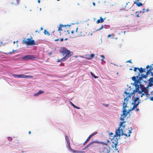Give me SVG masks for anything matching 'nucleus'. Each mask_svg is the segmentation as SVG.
I'll return each instance as SVG.
<instances>
[{"instance_id": "obj_38", "label": "nucleus", "mask_w": 153, "mask_h": 153, "mask_svg": "<svg viewBox=\"0 0 153 153\" xmlns=\"http://www.w3.org/2000/svg\"><path fill=\"white\" fill-rule=\"evenodd\" d=\"M92 134H91L88 137V139H89L90 140V139L93 136Z\"/></svg>"}, {"instance_id": "obj_60", "label": "nucleus", "mask_w": 153, "mask_h": 153, "mask_svg": "<svg viewBox=\"0 0 153 153\" xmlns=\"http://www.w3.org/2000/svg\"><path fill=\"white\" fill-rule=\"evenodd\" d=\"M35 32H38V33H39V31H37V30H36V31H35Z\"/></svg>"}, {"instance_id": "obj_44", "label": "nucleus", "mask_w": 153, "mask_h": 153, "mask_svg": "<svg viewBox=\"0 0 153 153\" xmlns=\"http://www.w3.org/2000/svg\"><path fill=\"white\" fill-rule=\"evenodd\" d=\"M59 40V39H55L54 40V41H58Z\"/></svg>"}, {"instance_id": "obj_14", "label": "nucleus", "mask_w": 153, "mask_h": 153, "mask_svg": "<svg viewBox=\"0 0 153 153\" xmlns=\"http://www.w3.org/2000/svg\"><path fill=\"white\" fill-rule=\"evenodd\" d=\"M67 143L68 146V148L69 149V150H70L72 152H75V150L73 149L71 147L70 142V140L67 141Z\"/></svg>"}, {"instance_id": "obj_23", "label": "nucleus", "mask_w": 153, "mask_h": 153, "mask_svg": "<svg viewBox=\"0 0 153 153\" xmlns=\"http://www.w3.org/2000/svg\"><path fill=\"white\" fill-rule=\"evenodd\" d=\"M44 33L45 34L47 35L48 36H49L50 35L48 31H47L46 30H44Z\"/></svg>"}, {"instance_id": "obj_37", "label": "nucleus", "mask_w": 153, "mask_h": 153, "mask_svg": "<svg viewBox=\"0 0 153 153\" xmlns=\"http://www.w3.org/2000/svg\"><path fill=\"white\" fill-rule=\"evenodd\" d=\"M92 134H91L88 137V139H89L90 140V139L93 136Z\"/></svg>"}, {"instance_id": "obj_22", "label": "nucleus", "mask_w": 153, "mask_h": 153, "mask_svg": "<svg viewBox=\"0 0 153 153\" xmlns=\"http://www.w3.org/2000/svg\"><path fill=\"white\" fill-rule=\"evenodd\" d=\"M128 5V3H126V6L125 7V10H128V9H129L131 8V7H128L127 6Z\"/></svg>"}, {"instance_id": "obj_61", "label": "nucleus", "mask_w": 153, "mask_h": 153, "mask_svg": "<svg viewBox=\"0 0 153 153\" xmlns=\"http://www.w3.org/2000/svg\"><path fill=\"white\" fill-rule=\"evenodd\" d=\"M143 10H144V11H145V9H144H144H143Z\"/></svg>"}, {"instance_id": "obj_55", "label": "nucleus", "mask_w": 153, "mask_h": 153, "mask_svg": "<svg viewBox=\"0 0 153 153\" xmlns=\"http://www.w3.org/2000/svg\"><path fill=\"white\" fill-rule=\"evenodd\" d=\"M31 132L30 131H29L28 132L29 134H31Z\"/></svg>"}, {"instance_id": "obj_54", "label": "nucleus", "mask_w": 153, "mask_h": 153, "mask_svg": "<svg viewBox=\"0 0 153 153\" xmlns=\"http://www.w3.org/2000/svg\"><path fill=\"white\" fill-rule=\"evenodd\" d=\"M40 29H41V30H43V28L42 27H41V28Z\"/></svg>"}, {"instance_id": "obj_41", "label": "nucleus", "mask_w": 153, "mask_h": 153, "mask_svg": "<svg viewBox=\"0 0 153 153\" xmlns=\"http://www.w3.org/2000/svg\"><path fill=\"white\" fill-rule=\"evenodd\" d=\"M71 32L72 34H74V33L75 31L74 30H71Z\"/></svg>"}, {"instance_id": "obj_36", "label": "nucleus", "mask_w": 153, "mask_h": 153, "mask_svg": "<svg viewBox=\"0 0 153 153\" xmlns=\"http://www.w3.org/2000/svg\"><path fill=\"white\" fill-rule=\"evenodd\" d=\"M38 95H39V94L38 92H37L35 94H34V95L33 96H38Z\"/></svg>"}, {"instance_id": "obj_49", "label": "nucleus", "mask_w": 153, "mask_h": 153, "mask_svg": "<svg viewBox=\"0 0 153 153\" xmlns=\"http://www.w3.org/2000/svg\"><path fill=\"white\" fill-rule=\"evenodd\" d=\"M111 36V34H109V35H108V37H110Z\"/></svg>"}, {"instance_id": "obj_30", "label": "nucleus", "mask_w": 153, "mask_h": 153, "mask_svg": "<svg viewBox=\"0 0 153 153\" xmlns=\"http://www.w3.org/2000/svg\"><path fill=\"white\" fill-rule=\"evenodd\" d=\"M95 56L94 54H91L90 56V58H89L90 59H91L92 58H94V56Z\"/></svg>"}, {"instance_id": "obj_47", "label": "nucleus", "mask_w": 153, "mask_h": 153, "mask_svg": "<svg viewBox=\"0 0 153 153\" xmlns=\"http://www.w3.org/2000/svg\"><path fill=\"white\" fill-rule=\"evenodd\" d=\"M60 41L61 42L63 41V38H62L60 39Z\"/></svg>"}, {"instance_id": "obj_48", "label": "nucleus", "mask_w": 153, "mask_h": 153, "mask_svg": "<svg viewBox=\"0 0 153 153\" xmlns=\"http://www.w3.org/2000/svg\"><path fill=\"white\" fill-rule=\"evenodd\" d=\"M145 12V11H143L142 12V11H140V13H141L142 12V13H144Z\"/></svg>"}, {"instance_id": "obj_51", "label": "nucleus", "mask_w": 153, "mask_h": 153, "mask_svg": "<svg viewBox=\"0 0 153 153\" xmlns=\"http://www.w3.org/2000/svg\"><path fill=\"white\" fill-rule=\"evenodd\" d=\"M40 0H38V2L39 3H40Z\"/></svg>"}, {"instance_id": "obj_18", "label": "nucleus", "mask_w": 153, "mask_h": 153, "mask_svg": "<svg viewBox=\"0 0 153 153\" xmlns=\"http://www.w3.org/2000/svg\"><path fill=\"white\" fill-rule=\"evenodd\" d=\"M22 78H32L33 77V76H32L30 75H26L22 74Z\"/></svg>"}, {"instance_id": "obj_10", "label": "nucleus", "mask_w": 153, "mask_h": 153, "mask_svg": "<svg viewBox=\"0 0 153 153\" xmlns=\"http://www.w3.org/2000/svg\"><path fill=\"white\" fill-rule=\"evenodd\" d=\"M118 140L117 138H114L112 140V147L114 148V147L116 148V146L118 144Z\"/></svg>"}, {"instance_id": "obj_24", "label": "nucleus", "mask_w": 153, "mask_h": 153, "mask_svg": "<svg viewBox=\"0 0 153 153\" xmlns=\"http://www.w3.org/2000/svg\"><path fill=\"white\" fill-rule=\"evenodd\" d=\"M67 30V32L65 30V34H69L70 32L71 31V29H70L69 30H68L67 29H66Z\"/></svg>"}, {"instance_id": "obj_29", "label": "nucleus", "mask_w": 153, "mask_h": 153, "mask_svg": "<svg viewBox=\"0 0 153 153\" xmlns=\"http://www.w3.org/2000/svg\"><path fill=\"white\" fill-rule=\"evenodd\" d=\"M148 81L149 82L153 83V78L151 77L150 78Z\"/></svg>"}, {"instance_id": "obj_58", "label": "nucleus", "mask_w": 153, "mask_h": 153, "mask_svg": "<svg viewBox=\"0 0 153 153\" xmlns=\"http://www.w3.org/2000/svg\"><path fill=\"white\" fill-rule=\"evenodd\" d=\"M68 39V38H65V40H67Z\"/></svg>"}, {"instance_id": "obj_7", "label": "nucleus", "mask_w": 153, "mask_h": 153, "mask_svg": "<svg viewBox=\"0 0 153 153\" xmlns=\"http://www.w3.org/2000/svg\"><path fill=\"white\" fill-rule=\"evenodd\" d=\"M121 131H122V132L121 133L122 134V135H125L127 137H129L130 136V134L131 133V130H129L128 131V134L127 135V134H124L123 132V130L122 129H120V128H119L118 129H117L116 131L115 134L114 135V136H120V135H121Z\"/></svg>"}, {"instance_id": "obj_46", "label": "nucleus", "mask_w": 153, "mask_h": 153, "mask_svg": "<svg viewBox=\"0 0 153 153\" xmlns=\"http://www.w3.org/2000/svg\"><path fill=\"white\" fill-rule=\"evenodd\" d=\"M149 65H148L146 67V69H148L149 68Z\"/></svg>"}, {"instance_id": "obj_53", "label": "nucleus", "mask_w": 153, "mask_h": 153, "mask_svg": "<svg viewBox=\"0 0 153 153\" xmlns=\"http://www.w3.org/2000/svg\"><path fill=\"white\" fill-rule=\"evenodd\" d=\"M149 10L148 8L146 10V12H148L149 11Z\"/></svg>"}, {"instance_id": "obj_16", "label": "nucleus", "mask_w": 153, "mask_h": 153, "mask_svg": "<svg viewBox=\"0 0 153 153\" xmlns=\"http://www.w3.org/2000/svg\"><path fill=\"white\" fill-rule=\"evenodd\" d=\"M104 22V19H103L102 17H100V19H98L96 22V23L97 24H98L99 23H102L103 22Z\"/></svg>"}, {"instance_id": "obj_50", "label": "nucleus", "mask_w": 153, "mask_h": 153, "mask_svg": "<svg viewBox=\"0 0 153 153\" xmlns=\"http://www.w3.org/2000/svg\"><path fill=\"white\" fill-rule=\"evenodd\" d=\"M110 135H111L112 134H113V133L112 132H111L109 134Z\"/></svg>"}, {"instance_id": "obj_33", "label": "nucleus", "mask_w": 153, "mask_h": 153, "mask_svg": "<svg viewBox=\"0 0 153 153\" xmlns=\"http://www.w3.org/2000/svg\"><path fill=\"white\" fill-rule=\"evenodd\" d=\"M102 58L101 61H103V60L105 59V56L103 55H101L100 56Z\"/></svg>"}, {"instance_id": "obj_35", "label": "nucleus", "mask_w": 153, "mask_h": 153, "mask_svg": "<svg viewBox=\"0 0 153 153\" xmlns=\"http://www.w3.org/2000/svg\"><path fill=\"white\" fill-rule=\"evenodd\" d=\"M97 131H95L94 132V133H93L92 134H91L92 135H92L93 136H94L95 135L97 134Z\"/></svg>"}, {"instance_id": "obj_40", "label": "nucleus", "mask_w": 153, "mask_h": 153, "mask_svg": "<svg viewBox=\"0 0 153 153\" xmlns=\"http://www.w3.org/2000/svg\"><path fill=\"white\" fill-rule=\"evenodd\" d=\"M75 152V153H81V152L80 151H75V152Z\"/></svg>"}, {"instance_id": "obj_1", "label": "nucleus", "mask_w": 153, "mask_h": 153, "mask_svg": "<svg viewBox=\"0 0 153 153\" xmlns=\"http://www.w3.org/2000/svg\"><path fill=\"white\" fill-rule=\"evenodd\" d=\"M123 96L124 98V102L123 103V114L121 115L120 117V120L122 121V122H121L120 125V127L122 126L123 124L126 122V121H124V120L128 114L130 112V110H129L128 111H127L126 108H128V106H127V105L128 104V102L129 100V99L130 98V94L127 93L126 91H125L123 94Z\"/></svg>"}, {"instance_id": "obj_12", "label": "nucleus", "mask_w": 153, "mask_h": 153, "mask_svg": "<svg viewBox=\"0 0 153 153\" xmlns=\"http://www.w3.org/2000/svg\"><path fill=\"white\" fill-rule=\"evenodd\" d=\"M19 1L20 0H13L11 2L12 4L17 5L19 4Z\"/></svg>"}, {"instance_id": "obj_63", "label": "nucleus", "mask_w": 153, "mask_h": 153, "mask_svg": "<svg viewBox=\"0 0 153 153\" xmlns=\"http://www.w3.org/2000/svg\"><path fill=\"white\" fill-rule=\"evenodd\" d=\"M15 43V42H14V43Z\"/></svg>"}, {"instance_id": "obj_45", "label": "nucleus", "mask_w": 153, "mask_h": 153, "mask_svg": "<svg viewBox=\"0 0 153 153\" xmlns=\"http://www.w3.org/2000/svg\"><path fill=\"white\" fill-rule=\"evenodd\" d=\"M126 62H128L131 63H132L131 60H129L128 61H127Z\"/></svg>"}, {"instance_id": "obj_15", "label": "nucleus", "mask_w": 153, "mask_h": 153, "mask_svg": "<svg viewBox=\"0 0 153 153\" xmlns=\"http://www.w3.org/2000/svg\"><path fill=\"white\" fill-rule=\"evenodd\" d=\"M138 70L139 71V73H142L146 72V69L145 68H138ZM139 73V72H138Z\"/></svg>"}, {"instance_id": "obj_19", "label": "nucleus", "mask_w": 153, "mask_h": 153, "mask_svg": "<svg viewBox=\"0 0 153 153\" xmlns=\"http://www.w3.org/2000/svg\"><path fill=\"white\" fill-rule=\"evenodd\" d=\"M13 76L14 77H17L18 78H22V74H13Z\"/></svg>"}, {"instance_id": "obj_11", "label": "nucleus", "mask_w": 153, "mask_h": 153, "mask_svg": "<svg viewBox=\"0 0 153 153\" xmlns=\"http://www.w3.org/2000/svg\"><path fill=\"white\" fill-rule=\"evenodd\" d=\"M153 68H150L149 70H148L147 72L146 73V74L145 75L144 74H142L141 75L142 76L143 78H146L147 76L150 73H151V71H152Z\"/></svg>"}, {"instance_id": "obj_34", "label": "nucleus", "mask_w": 153, "mask_h": 153, "mask_svg": "<svg viewBox=\"0 0 153 153\" xmlns=\"http://www.w3.org/2000/svg\"><path fill=\"white\" fill-rule=\"evenodd\" d=\"M138 68L137 67H134V71L135 72H136L137 71V70H138Z\"/></svg>"}, {"instance_id": "obj_62", "label": "nucleus", "mask_w": 153, "mask_h": 153, "mask_svg": "<svg viewBox=\"0 0 153 153\" xmlns=\"http://www.w3.org/2000/svg\"><path fill=\"white\" fill-rule=\"evenodd\" d=\"M137 13V12H136V13Z\"/></svg>"}, {"instance_id": "obj_43", "label": "nucleus", "mask_w": 153, "mask_h": 153, "mask_svg": "<svg viewBox=\"0 0 153 153\" xmlns=\"http://www.w3.org/2000/svg\"><path fill=\"white\" fill-rule=\"evenodd\" d=\"M150 100L152 101H153V97H151Z\"/></svg>"}, {"instance_id": "obj_3", "label": "nucleus", "mask_w": 153, "mask_h": 153, "mask_svg": "<svg viewBox=\"0 0 153 153\" xmlns=\"http://www.w3.org/2000/svg\"><path fill=\"white\" fill-rule=\"evenodd\" d=\"M136 91L138 92L139 94H141L140 96L141 97L144 96L146 97V99H147V96L149 94H148V91L143 85L141 84V83L139 85L138 90L137 91V89H136Z\"/></svg>"}, {"instance_id": "obj_5", "label": "nucleus", "mask_w": 153, "mask_h": 153, "mask_svg": "<svg viewBox=\"0 0 153 153\" xmlns=\"http://www.w3.org/2000/svg\"><path fill=\"white\" fill-rule=\"evenodd\" d=\"M140 76V73H138V74L137 76H134L132 77V80L134 81V84L135 85L137 91L138 90L139 88V85H138V83H139L140 84V83H141L140 82L141 81L142 78H143L142 76L141 75L139 77V78L137 80L136 78H138Z\"/></svg>"}, {"instance_id": "obj_9", "label": "nucleus", "mask_w": 153, "mask_h": 153, "mask_svg": "<svg viewBox=\"0 0 153 153\" xmlns=\"http://www.w3.org/2000/svg\"><path fill=\"white\" fill-rule=\"evenodd\" d=\"M36 59H37V57L35 55H27L22 58V59L25 60H34Z\"/></svg>"}, {"instance_id": "obj_28", "label": "nucleus", "mask_w": 153, "mask_h": 153, "mask_svg": "<svg viewBox=\"0 0 153 153\" xmlns=\"http://www.w3.org/2000/svg\"><path fill=\"white\" fill-rule=\"evenodd\" d=\"M90 140L88 138L85 142L84 143V145L86 144Z\"/></svg>"}, {"instance_id": "obj_21", "label": "nucleus", "mask_w": 153, "mask_h": 153, "mask_svg": "<svg viewBox=\"0 0 153 153\" xmlns=\"http://www.w3.org/2000/svg\"><path fill=\"white\" fill-rule=\"evenodd\" d=\"M70 104L74 108H76L77 109H79L80 108L79 107H77L71 101H69Z\"/></svg>"}, {"instance_id": "obj_31", "label": "nucleus", "mask_w": 153, "mask_h": 153, "mask_svg": "<svg viewBox=\"0 0 153 153\" xmlns=\"http://www.w3.org/2000/svg\"><path fill=\"white\" fill-rule=\"evenodd\" d=\"M44 92V91H42L41 90L39 91V92H38L39 95L42 93H43Z\"/></svg>"}, {"instance_id": "obj_26", "label": "nucleus", "mask_w": 153, "mask_h": 153, "mask_svg": "<svg viewBox=\"0 0 153 153\" xmlns=\"http://www.w3.org/2000/svg\"><path fill=\"white\" fill-rule=\"evenodd\" d=\"M153 83L149 82V84L148 85L147 87H151L153 85Z\"/></svg>"}, {"instance_id": "obj_42", "label": "nucleus", "mask_w": 153, "mask_h": 153, "mask_svg": "<svg viewBox=\"0 0 153 153\" xmlns=\"http://www.w3.org/2000/svg\"><path fill=\"white\" fill-rule=\"evenodd\" d=\"M136 16L137 17H140L139 13H138L136 15Z\"/></svg>"}, {"instance_id": "obj_13", "label": "nucleus", "mask_w": 153, "mask_h": 153, "mask_svg": "<svg viewBox=\"0 0 153 153\" xmlns=\"http://www.w3.org/2000/svg\"><path fill=\"white\" fill-rule=\"evenodd\" d=\"M136 1L134 2V4H136L138 7L141 6L143 4L141 2H139V0H135Z\"/></svg>"}, {"instance_id": "obj_27", "label": "nucleus", "mask_w": 153, "mask_h": 153, "mask_svg": "<svg viewBox=\"0 0 153 153\" xmlns=\"http://www.w3.org/2000/svg\"><path fill=\"white\" fill-rule=\"evenodd\" d=\"M94 143V142H91L89 144H88L85 147L86 148H87L88 147L91 146V145H92V144Z\"/></svg>"}, {"instance_id": "obj_56", "label": "nucleus", "mask_w": 153, "mask_h": 153, "mask_svg": "<svg viewBox=\"0 0 153 153\" xmlns=\"http://www.w3.org/2000/svg\"><path fill=\"white\" fill-rule=\"evenodd\" d=\"M139 110V109H138V108H137L136 109V111H138Z\"/></svg>"}, {"instance_id": "obj_32", "label": "nucleus", "mask_w": 153, "mask_h": 153, "mask_svg": "<svg viewBox=\"0 0 153 153\" xmlns=\"http://www.w3.org/2000/svg\"><path fill=\"white\" fill-rule=\"evenodd\" d=\"M65 139L66 141L70 140L68 137L67 135L65 136Z\"/></svg>"}, {"instance_id": "obj_25", "label": "nucleus", "mask_w": 153, "mask_h": 153, "mask_svg": "<svg viewBox=\"0 0 153 153\" xmlns=\"http://www.w3.org/2000/svg\"><path fill=\"white\" fill-rule=\"evenodd\" d=\"M91 74L93 77L95 79H96V78H97L98 77L97 76H95L94 75V74L92 72H91Z\"/></svg>"}, {"instance_id": "obj_57", "label": "nucleus", "mask_w": 153, "mask_h": 153, "mask_svg": "<svg viewBox=\"0 0 153 153\" xmlns=\"http://www.w3.org/2000/svg\"><path fill=\"white\" fill-rule=\"evenodd\" d=\"M93 5H94V6H95V3L94 2H93Z\"/></svg>"}, {"instance_id": "obj_52", "label": "nucleus", "mask_w": 153, "mask_h": 153, "mask_svg": "<svg viewBox=\"0 0 153 153\" xmlns=\"http://www.w3.org/2000/svg\"><path fill=\"white\" fill-rule=\"evenodd\" d=\"M151 75L152 76H153V72H151Z\"/></svg>"}, {"instance_id": "obj_20", "label": "nucleus", "mask_w": 153, "mask_h": 153, "mask_svg": "<svg viewBox=\"0 0 153 153\" xmlns=\"http://www.w3.org/2000/svg\"><path fill=\"white\" fill-rule=\"evenodd\" d=\"M65 27H66V25H59V27H58V30H62V27L63 28H66Z\"/></svg>"}, {"instance_id": "obj_59", "label": "nucleus", "mask_w": 153, "mask_h": 153, "mask_svg": "<svg viewBox=\"0 0 153 153\" xmlns=\"http://www.w3.org/2000/svg\"><path fill=\"white\" fill-rule=\"evenodd\" d=\"M129 70H132V69L131 68H130L129 69Z\"/></svg>"}, {"instance_id": "obj_17", "label": "nucleus", "mask_w": 153, "mask_h": 153, "mask_svg": "<svg viewBox=\"0 0 153 153\" xmlns=\"http://www.w3.org/2000/svg\"><path fill=\"white\" fill-rule=\"evenodd\" d=\"M76 33L78 35H81V32L79 29H78V28L76 27Z\"/></svg>"}, {"instance_id": "obj_39", "label": "nucleus", "mask_w": 153, "mask_h": 153, "mask_svg": "<svg viewBox=\"0 0 153 153\" xmlns=\"http://www.w3.org/2000/svg\"><path fill=\"white\" fill-rule=\"evenodd\" d=\"M103 25H102L101 27H100V29H98L99 30H101L102 29H103Z\"/></svg>"}, {"instance_id": "obj_6", "label": "nucleus", "mask_w": 153, "mask_h": 153, "mask_svg": "<svg viewBox=\"0 0 153 153\" xmlns=\"http://www.w3.org/2000/svg\"><path fill=\"white\" fill-rule=\"evenodd\" d=\"M33 38L31 36L30 38L26 39H25L23 40L22 42L23 44H26L27 45H36V43L34 40H33Z\"/></svg>"}, {"instance_id": "obj_4", "label": "nucleus", "mask_w": 153, "mask_h": 153, "mask_svg": "<svg viewBox=\"0 0 153 153\" xmlns=\"http://www.w3.org/2000/svg\"><path fill=\"white\" fill-rule=\"evenodd\" d=\"M60 52L62 53L64 56L65 55V56L60 59L59 60V62L65 61L70 56V51L65 48L63 47L60 50Z\"/></svg>"}, {"instance_id": "obj_64", "label": "nucleus", "mask_w": 153, "mask_h": 153, "mask_svg": "<svg viewBox=\"0 0 153 153\" xmlns=\"http://www.w3.org/2000/svg\"><path fill=\"white\" fill-rule=\"evenodd\" d=\"M138 101H137V102H136V103H137V102H138Z\"/></svg>"}, {"instance_id": "obj_2", "label": "nucleus", "mask_w": 153, "mask_h": 153, "mask_svg": "<svg viewBox=\"0 0 153 153\" xmlns=\"http://www.w3.org/2000/svg\"><path fill=\"white\" fill-rule=\"evenodd\" d=\"M95 142L102 145L103 148L102 150V153H110L109 145L111 144V142L109 140L107 139L106 143L99 141H95Z\"/></svg>"}, {"instance_id": "obj_8", "label": "nucleus", "mask_w": 153, "mask_h": 153, "mask_svg": "<svg viewBox=\"0 0 153 153\" xmlns=\"http://www.w3.org/2000/svg\"><path fill=\"white\" fill-rule=\"evenodd\" d=\"M140 102L139 100V98L138 97L136 98L134 100V102L132 103V105H134L132 108L131 109H130L128 108V109H127V111H128L129 110H130V111L134 108H136Z\"/></svg>"}]
</instances>
